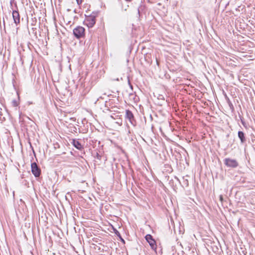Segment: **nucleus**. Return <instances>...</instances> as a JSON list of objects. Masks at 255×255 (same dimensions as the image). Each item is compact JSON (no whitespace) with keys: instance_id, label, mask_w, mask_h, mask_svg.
Returning a JSON list of instances; mask_svg holds the SVG:
<instances>
[{"instance_id":"nucleus-1","label":"nucleus","mask_w":255,"mask_h":255,"mask_svg":"<svg viewBox=\"0 0 255 255\" xmlns=\"http://www.w3.org/2000/svg\"><path fill=\"white\" fill-rule=\"evenodd\" d=\"M97 11H93L90 15L86 16L84 21V24L89 28H92L96 23V17L98 15Z\"/></svg>"},{"instance_id":"nucleus-2","label":"nucleus","mask_w":255,"mask_h":255,"mask_svg":"<svg viewBox=\"0 0 255 255\" xmlns=\"http://www.w3.org/2000/svg\"><path fill=\"white\" fill-rule=\"evenodd\" d=\"M73 33L77 39H80L85 36V29L81 26H78L74 28Z\"/></svg>"},{"instance_id":"nucleus-3","label":"nucleus","mask_w":255,"mask_h":255,"mask_svg":"<svg viewBox=\"0 0 255 255\" xmlns=\"http://www.w3.org/2000/svg\"><path fill=\"white\" fill-rule=\"evenodd\" d=\"M125 118L128 120L131 125L135 127L136 125V122L134 116L131 111L129 110H126Z\"/></svg>"},{"instance_id":"nucleus-4","label":"nucleus","mask_w":255,"mask_h":255,"mask_svg":"<svg viewBox=\"0 0 255 255\" xmlns=\"http://www.w3.org/2000/svg\"><path fill=\"white\" fill-rule=\"evenodd\" d=\"M31 172L34 176L37 178L41 175V169L38 166L36 162H32L31 164Z\"/></svg>"},{"instance_id":"nucleus-5","label":"nucleus","mask_w":255,"mask_h":255,"mask_svg":"<svg viewBox=\"0 0 255 255\" xmlns=\"http://www.w3.org/2000/svg\"><path fill=\"white\" fill-rule=\"evenodd\" d=\"M224 164L227 167L231 168H236L239 165V163L236 159L230 158H226L224 159Z\"/></svg>"},{"instance_id":"nucleus-6","label":"nucleus","mask_w":255,"mask_h":255,"mask_svg":"<svg viewBox=\"0 0 255 255\" xmlns=\"http://www.w3.org/2000/svg\"><path fill=\"white\" fill-rule=\"evenodd\" d=\"M145 239L147 241V242L148 243L149 245H150L151 248L153 250H155L156 249V242L155 240L153 238V237L150 235L147 234L145 236Z\"/></svg>"},{"instance_id":"nucleus-7","label":"nucleus","mask_w":255,"mask_h":255,"mask_svg":"<svg viewBox=\"0 0 255 255\" xmlns=\"http://www.w3.org/2000/svg\"><path fill=\"white\" fill-rule=\"evenodd\" d=\"M71 144L77 149L82 150L84 149L83 146L77 139H72L71 142Z\"/></svg>"},{"instance_id":"nucleus-8","label":"nucleus","mask_w":255,"mask_h":255,"mask_svg":"<svg viewBox=\"0 0 255 255\" xmlns=\"http://www.w3.org/2000/svg\"><path fill=\"white\" fill-rule=\"evenodd\" d=\"M12 17L14 22L17 25L20 22V15L18 10H13L12 11Z\"/></svg>"},{"instance_id":"nucleus-9","label":"nucleus","mask_w":255,"mask_h":255,"mask_svg":"<svg viewBox=\"0 0 255 255\" xmlns=\"http://www.w3.org/2000/svg\"><path fill=\"white\" fill-rule=\"evenodd\" d=\"M238 136L241 141V143L244 144L246 142V138L245 133L242 131H239L238 132Z\"/></svg>"},{"instance_id":"nucleus-10","label":"nucleus","mask_w":255,"mask_h":255,"mask_svg":"<svg viewBox=\"0 0 255 255\" xmlns=\"http://www.w3.org/2000/svg\"><path fill=\"white\" fill-rule=\"evenodd\" d=\"M146 7L145 5L141 4L137 8V13L139 16H140L142 13H145Z\"/></svg>"},{"instance_id":"nucleus-11","label":"nucleus","mask_w":255,"mask_h":255,"mask_svg":"<svg viewBox=\"0 0 255 255\" xmlns=\"http://www.w3.org/2000/svg\"><path fill=\"white\" fill-rule=\"evenodd\" d=\"M129 97L130 99L132 100L134 102H135L137 100L136 97V96L134 93L129 94Z\"/></svg>"},{"instance_id":"nucleus-12","label":"nucleus","mask_w":255,"mask_h":255,"mask_svg":"<svg viewBox=\"0 0 255 255\" xmlns=\"http://www.w3.org/2000/svg\"><path fill=\"white\" fill-rule=\"evenodd\" d=\"M18 105H19V103H18V100L14 99L12 101V105L13 107H17L18 106Z\"/></svg>"},{"instance_id":"nucleus-13","label":"nucleus","mask_w":255,"mask_h":255,"mask_svg":"<svg viewBox=\"0 0 255 255\" xmlns=\"http://www.w3.org/2000/svg\"><path fill=\"white\" fill-rule=\"evenodd\" d=\"M94 157L101 160L102 159V155H100L99 153L96 152V155L94 156Z\"/></svg>"},{"instance_id":"nucleus-14","label":"nucleus","mask_w":255,"mask_h":255,"mask_svg":"<svg viewBox=\"0 0 255 255\" xmlns=\"http://www.w3.org/2000/svg\"><path fill=\"white\" fill-rule=\"evenodd\" d=\"M228 103L229 104V106L230 108V109L233 111L234 109L233 105L232 104V102L228 99Z\"/></svg>"},{"instance_id":"nucleus-15","label":"nucleus","mask_w":255,"mask_h":255,"mask_svg":"<svg viewBox=\"0 0 255 255\" xmlns=\"http://www.w3.org/2000/svg\"><path fill=\"white\" fill-rule=\"evenodd\" d=\"M114 233L116 235V236L117 237H120V232L116 229H114Z\"/></svg>"},{"instance_id":"nucleus-16","label":"nucleus","mask_w":255,"mask_h":255,"mask_svg":"<svg viewBox=\"0 0 255 255\" xmlns=\"http://www.w3.org/2000/svg\"><path fill=\"white\" fill-rule=\"evenodd\" d=\"M184 184L186 185V186H187L188 185V180L187 179H186V180H185L184 181Z\"/></svg>"},{"instance_id":"nucleus-17","label":"nucleus","mask_w":255,"mask_h":255,"mask_svg":"<svg viewBox=\"0 0 255 255\" xmlns=\"http://www.w3.org/2000/svg\"><path fill=\"white\" fill-rule=\"evenodd\" d=\"M241 123L243 124V125L245 127V122L241 118Z\"/></svg>"},{"instance_id":"nucleus-18","label":"nucleus","mask_w":255,"mask_h":255,"mask_svg":"<svg viewBox=\"0 0 255 255\" xmlns=\"http://www.w3.org/2000/svg\"><path fill=\"white\" fill-rule=\"evenodd\" d=\"M76 1L78 4H80L81 3V0H76Z\"/></svg>"},{"instance_id":"nucleus-19","label":"nucleus","mask_w":255,"mask_h":255,"mask_svg":"<svg viewBox=\"0 0 255 255\" xmlns=\"http://www.w3.org/2000/svg\"><path fill=\"white\" fill-rule=\"evenodd\" d=\"M20 62L21 63V64H23V60L22 59V57H21V56H20Z\"/></svg>"},{"instance_id":"nucleus-20","label":"nucleus","mask_w":255,"mask_h":255,"mask_svg":"<svg viewBox=\"0 0 255 255\" xmlns=\"http://www.w3.org/2000/svg\"><path fill=\"white\" fill-rule=\"evenodd\" d=\"M120 240L123 243H125V240H124V239L123 238H121Z\"/></svg>"},{"instance_id":"nucleus-21","label":"nucleus","mask_w":255,"mask_h":255,"mask_svg":"<svg viewBox=\"0 0 255 255\" xmlns=\"http://www.w3.org/2000/svg\"><path fill=\"white\" fill-rule=\"evenodd\" d=\"M14 0H11V1L10 2V5L11 7L12 6V2L14 1Z\"/></svg>"},{"instance_id":"nucleus-22","label":"nucleus","mask_w":255,"mask_h":255,"mask_svg":"<svg viewBox=\"0 0 255 255\" xmlns=\"http://www.w3.org/2000/svg\"><path fill=\"white\" fill-rule=\"evenodd\" d=\"M220 200H223V197H222V195H221V196H220Z\"/></svg>"},{"instance_id":"nucleus-23","label":"nucleus","mask_w":255,"mask_h":255,"mask_svg":"<svg viewBox=\"0 0 255 255\" xmlns=\"http://www.w3.org/2000/svg\"><path fill=\"white\" fill-rule=\"evenodd\" d=\"M125 0L127 1H128V2H130V1H131L132 0Z\"/></svg>"},{"instance_id":"nucleus-24","label":"nucleus","mask_w":255,"mask_h":255,"mask_svg":"<svg viewBox=\"0 0 255 255\" xmlns=\"http://www.w3.org/2000/svg\"><path fill=\"white\" fill-rule=\"evenodd\" d=\"M253 143L255 144V140H252Z\"/></svg>"},{"instance_id":"nucleus-25","label":"nucleus","mask_w":255,"mask_h":255,"mask_svg":"<svg viewBox=\"0 0 255 255\" xmlns=\"http://www.w3.org/2000/svg\"><path fill=\"white\" fill-rule=\"evenodd\" d=\"M118 237L120 238V239H121V238H122V236H121V234H120V237Z\"/></svg>"},{"instance_id":"nucleus-26","label":"nucleus","mask_w":255,"mask_h":255,"mask_svg":"<svg viewBox=\"0 0 255 255\" xmlns=\"http://www.w3.org/2000/svg\"><path fill=\"white\" fill-rule=\"evenodd\" d=\"M17 95H18V99H19V95H18V93H17Z\"/></svg>"},{"instance_id":"nucleus-27","label":"nucleus","mask_w":255,"mask_h":255,"mask_svg":"<svg viewBox=\"0 0 255 255\" xmlns=\"http://www.w3.org/2000/svg\"><path fill=\"white\" fill-rule=\"evenodd\" d=\"M3 24H4V25H5V22H4V20H3Z\"/></svg>"},{"instance_id":"nucleus-28","label":"nucleus","mask_w":255,"mask_h":255,"mask_svg":"<svg viewBox=\"0 0 255 255\" xmlns=\"http://www.w3.org/2000/svg\"><path fill=\"white\" fill-rule=\"evenodd\" d=\"M71 119H75V118H71Z\"/></svg>"}]
</instances>
